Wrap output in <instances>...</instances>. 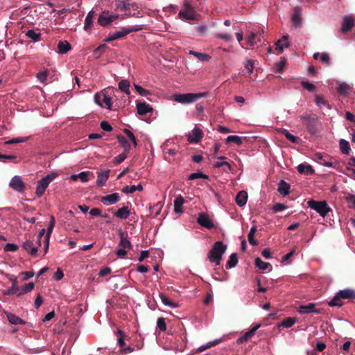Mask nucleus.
<instances>
[{
    "label": "nucleus",
    "instance_id": "16",
    "mask_svg": "<svg viewBox=\"0 0 355 355\" xmlns=\"http://www.w3.org/2000/svg\"><path fill=\"white\" fill-rule=\"evenodd\" d=\"M297 311L301 314L320 312L319 310L315 309V304L314 303H309L306 305H301L299 306Z\"/></svg>",
    "mask_w": 355,
    "mask_h": 355
},
{
    "label": "nucleus",
    "instance_id": "34",
    "mask_svg": "<svg viewBox=\"0 0 355 355\" xmlns=\"http://www.w3.org/2000/svg\"><path fill=\"white\" fill-rule=\"evenodd\" d=\"M95 15L94 10H90L85 19L84 29L88 31L93 24V19Z\"/></svg>",
    "mask_w": 355,
    "mask_h": 355
},
{
    "label": "nucleus",
    "instance_id": "15",
    "mask_svg": "<svg viewBox=\"0 0 355 355\" xmlns=\"http://www.w3.org/2000/svg\"><path fill=\"white\" fill-rule=\"evenodd\" d=\"M119 235L120 237V241L119 245L121 248L125 249H131L132 248V245L130 241L128 239V233L124 232L122 230H119Z\"/></svg>",
    "mask_w": 355,
    "mask_h": 355
},
{
    "label": "nucleus",
    "instance_id": "32",
    "mask_svg": "<svg viewBox=\"0 0 355 355\" xmlns=\"http://www.w3.org/2000/svg\"><path fill=\"white\" fill-rule=\"evenodd\" d=\"M278 192L282 195H287L290 192V185L284 180H281L278 185Z\"/></svg>",
    "mask_w": 355,
    "mask_h": 355
},
{
    "label": "nucleus",
    "instance_id": "57",
    "mask_svg": "<svg viewBox=\"0 0 355 355\" xmlns=\"http://www.w3.org/2000/svg\"><path fill=\"white\" fill-rule=\"evenodd\" d=\"M28 137H18V138H14L10 140H8L6 141V144H15L18 143L25 142L28 141Z\"/></svg>",
    "mask_w": 355,
    "mask_h": 355
},
{
    "label": "nucleus",
    "instance_id": "27",
    "mask_svg": "<svg viewBox=\"0 0 355 355\" xmlns=\"http://www.w3.org/2000/svg\"><path fill=\"white\" fill-rule=\"evenodd\" d=\"M114 6L116 10L121 11L129 10L130 9V4L128 0H116L115 1Z\"/></svg>",
    "mask_w": 355,
    "mask_h": 355
},
{
    "label": "nucleus",
    "instance_id": "10",
    "mask_svg": "<svg viewBox=\"0 0 355 355\" xmlns=\"http://www.w3.org/2000/svg\"><path fill=\"white\" fill-rule=\"evenodd\" d=\"M197 222L201 226L209 230L212 229L215 227L213 221L211 220L209 216L204 212H201L199 214L198 217L197 218Z\"/></svg>",
    "mask_w": 355,
    "mask_h": 355
},
{
    "label": "nucleus",
    "instance_id": "43",
    "mask_svg": "<svg viewBox=\"0 0 355 355\" xmlns=\"http://www.w3.org/2000/svg\"><path fill=\"white\" fill-rule=\"evenodd\" d=\"M159 297L163 304L165 305L170 306L171 308H176L178 304L175 302L171 301L168 297H166L164 294L160 293Z\"/></svg>",
    "mask_w": 355,
    "mask_h": 355
},
{
    "label": "nucleus",
    "instance_id": "46",
    "mask_svg": "<svg viewBox=\"0 0 355 355\" xmlns=\"http://www.w3.org/2000/svg\"><path fill=\"white\" fill-rule=\"evenodd\" d=\"M282 133L286 137V138L291 141L292 143H297L299 140L297 137L291 134L287 130L283 129Z\"/></svg>",
    "mask_w": 355,
    "mask_h": 355
},
{
    "label": "nucleus",
    "instance_id": "7",
    "mask_svg": "<svg viewBox=\"0 0 355 355\" xmlns=\"http://www.w3.org/2000/svg\"><path fill=\"white\" fill-rule=\"evenodd\" d=\"M178 15L182 19L194 21L198 19V15L188 0H184L182 9Z\"/></svg>",
    "mask_w": 355,
    "mask_h": 355
},
{
    "label": "nucleus",
    "instance_id": "31",
    "mask_svg": "<svg viewBox=\"0 0 355 355\" xmlns=\"http://www.w3.org/2000/svg\"><path fill=\"white\" fill-rule=\"evenodd\" d=\"M71 44L67 41H60L58 44L59 53L64 54L71 50Z\"/></svg>",
    "mask_w": 355,
    "mask_h": 355
},
{
    "label": "nucleus",
    "instance_id": "58",
    "mask_svg": "<svg viewBox=\"0 0 355 355\" xmlns=\"http://www.w3.org/2000/svg\"><path fill=\"white\" fill-rule=\"evenodd\" d=\"M117 333L120 336L117 339V343H118L119 345L120 346L121 349H122L125 346V343L124 341V337L125 336L124 333L121 330H119Z\"/></svg>",
    "mask_w": 355,
    "mask_h": 355
},
{
    "label": "nucleus",
    "instance_id": "11",
    "mask_svg": "<svg viewBox=\"0 0 355 355\" xmlns=\"http://www.w3.org/2000/svg\"><path fill=\"white\" fill-rule=\"evenodd\" d=\"M203 135L204 134L202 130L200 128L196 126L188 135L187 140L191 144H197L202 139Z\"/></svg>",
    "mask_w": 355,
    "mask_h": 355
},
{
    "label": "nucleus",
    "instance_id": "35",
    "mask_svg": "<svg viewBox=\"0 0 355 355\" xmlns=\"http://www.w3.org/2000/svg\"><path fill=\"white\" fill-rule=\"evenodd\" d=\"M109 178V171L104 172H100L98 173L96 184L98 186H102L105 184Z\"/></svg>",
    "mask_w": 355,
    "mask_h": 355
},
{
    "label": "nucleus",
    "instance_id": "41",
    "mask_svg": "<svg viewBox=\"0 0 355 355\" xmlns=\"http://www.w3.org/2000/svg\"><path fill=\"white\" fill-rule=\"evenodd\" d=\"M143 187L139 184L138 185H132L130 187L125 186L123 187L122 191L125 193H133L136 191H141Z\"/></svg>",
    "mask_w": 355,
    "mask_h": 355
},
{
    "label": "nucleus",
    "instance_id": "48",
    "mask_svg": "<svg viewBox=\"0 0 355 355\" xmlns=\"http://www.w3.org/2000/svg\"><path fill=\"white\" fill-rule=\"evenodd\" d=\"M315 155L317 159L320 161L321 164L327 167H334V164L330 161H327L321 153H317Z\"/></svg>",
    "mask_w": 355,
    "mask_h": 355
},
{
    "label": "nucleus",
    "instance_id": "17",
    "mask_svg": "<svg viewBox=\"0 0 355 355\" xmlns=\"http://www.w3.org/2000/svg\"><path fill=\"white\" fill-rule=\"evenodd\" d=\"M137 110L139 115H144L153 112V107L145 102L137 103Z\"/></svg>",
    "mask_w": 355,
    "mask_h": 355
},
{
    "label": "nucleus",
    "instance_id": "50",
    "mask_svg": "<svg viewBox=\"0 0 355 355\" xmlns=\"http://www.w3.org/2000/svg\"><path fill=\"white\" fill-rule=\"evenodd\" d=\"M222 341V339H216L212 342H209V343H207V345H202L201 347H200L198 348V351L199 352H202V351H204L205 349H207L211 347H214L218 344H219L220 342Z\"/></svg>",
    "mask_w": 355,
    "mask_h": 355
},
{
    "label": "nucleus",
    "instance_id": "60",
    "mask_svg": "<svg viewBox=\"0 0 355 355\" xmlns=\"http://www.w3.org/2000/svg\"><path fill=\"white\" fill-rule=\"evenodd\" d=\"M295 320L292 318H287L282 322V326L286 328L292 327L295 323Z\"/></svg>",
    "mask_w": 355,
    "mask_h": 355
},
{
    "label": "nucleus",
    "instance_id": "13",
    "mask_svg": "<svg viewBox=\"0 0 355 355\" xmlns=\"http://www.w3.org/2000/svg\"><path fill=\"white\" fill-rule=\"evenodd\" d=\"M354 25L355 22L352 17L345 16L342 22L341 32L345 33L350 31Z\"/></svg>",
    "mask_w": 355,
    "mask_h": 355
},
{
    "label": "nucleus",
    "instance_id": "45",
    "mask_svg": "<svg viewBox=\"0 0 355 355\" xmlns=\"http://www.w3.org/2000/svg\"><path fill=\"white\" fill-rule=\"evenodd\" d=\"M231 142H234L236 145L240 146L242 144V139L241 137L237 135H230L226 139V144H230Z\"/></svg>",
    "mask_w": 355,
    "mask_h": 355
},
{
    "label": "nucleus",
    "instance_id": "51",
    "mask_svg": "<svg viewBox=\"0 0 355 355\" xmlns=\"http://www.w3.org/2000/svg\"><path fill=\"white\" fill-rule=\"evenodd\" d=\"M123 132L127 135V137L132 142L134 147H137V141L136 139L135 136L133 135V133L130 130H128L127 128L123 129Z\"/></svg>",
    "mask_w": 355,
    "mask_h": 355
},
{
    "label": "nucleus",
    "instance_id": "12",
    "mask_svg": "<svg viewBox=\"0 0 355 355\" xmlns=\"http://www.w3.org/2000/svg\"><path fill=\"white\" fill-rule=\"evenodd\" d=\"M9 186L12 189L18 192H23L25 189V184L22 181L21 178L17 175L11 179Z\"/></svg>",
    "mask_w": 355,
    "mask_h": 355
},
{
    "label": "nucleus",
    "instance_id": "44",
    "mask_svg": "<svg viewBox=\"0 0 355 355\" xmlns=\"http://www.w3.org/2000/svg\"><path fill=\"white\" fill-rule=\"evenodd\" d=\"M214 166L215 168L225 167L223 171L225 172L232 171V166H231L230 164L227 162H216L214 164Z\"/></svg>",
    "mask_w": 355,
    "mask_h": 355
},
{
    "label": "nucleus",
    "instance_id": "52",
    "mask_svg": "<svg viewBox=\"0 0 355 355\" xmlns=\"http://www.w3.org/2000/svg\"><path fill=\"white\" fill-rule=\"evenodd\" d=\"M254 335L250 331H248L246 333H245V334L243 336L240 337L237 340L236 343L238 344L245 343V342L248 341Z\"/></svg>",
    "mask_w": 355,
    "mask_h": 355
},
{
    "label": "nucleus",
    "instance_id": "19",
    "mask_svg": "<svg viewBox=\"0 0 355 355\" xmlns=\"http://www.w3.org/2000/svg\"><path fill=\"white\" fill-rule=\"evenodd\" d=\"M109 11H103L98 18V23L102 26H107L111 24Z\"/></svg>",
    "mask_w": 355,
    "mask_h": 355
},
{
    "label": "nucleus",
    "instance_id": "14",
    "mask_svg": "<svg viewBox=\"0 0 355 355\" xmlns=\"http://www.w3.org/2000/svg\"><path fill=\"white\" fill-rule=\"evenodd\" d=\"M120 200V196L118 193H114L101 198V202L105 205H112Z\"/></svg>",
    "mask_w": 355,
    "mask_h": 355
},
{
    "label": "nucleus",
    "instance_id": "54",
    "mask_svg": "<svg viewBox=\"0 0 355 355\" xmlns=\"http://www.w3.org/2000/svg\"><path fill=\"white\" fill-rule=\"evenodd\" d=\"M19 291V287L16 286H11L10 288H8L7 290L3 291V294L4 295H16L18 293V291Z\"/></svg>",
    "mask_w": 355,
    "mask_h": 355
},
{
    "label": "nucleus",
    "instance_id": "8",
    "mask_svg": "<svg viewBox=\"0 0 355 355\" xmlns=\"http://www.w3.org/2000/svg\"><path fill=\"white\" fill-rule=\"evenodd\" d=\"M307 204L310 208L316 211L322 217H324L330 211H331V208L324 200L316 201L314 200H310L308 201Z\"/></svg>",
    "mask_w": 355,
    "mask_h": 355
},
{
    "label": "nucleus",
    "instance_id": "61",
    "mask_svg": "<svg viewBox=\"0 0 355 355\" xmlns=\"http://www.w3.org/2000/svg\"><path fill=\"white\" fill-rule=\"evenodd\" d=\"M157 325L161 331H166V322H165V319L164 318H159L157 319Z\"/></svg>",
    "mask_w": 355,
    "mask_h": 355
},
{
    "label": "nucleus",
    "instance_id": "4",
    "mask_svg": "<svg viewBox=\"0 0 355 355\" xmlns=\"http://www.w3.org/2000/svg\"><path fill=\"white\" fill-rule=\"evenodd\" d=\"M300 119L310 134L315 135L318 132L320 122L315 114L303 115Z\"/></svg>",
    "mask_w": 355,
    "mask_h": 355
},
{
    "label": "nucleus",
    "instance_id": "37",
    "mask_svg": "<svg viewBox=\"0 0 355 355\" xmlns=\"http://www.w3.org/2000/svg\"><path fill=\"white\" fill-rule=\"evenodd\" d=\"M315 102L320 109H322L324 107H327L328 110L331 109V106L329 104V103L326 100H324V98L322 96L317 95L315 96Z\"/></svg>",
    "mask_w": 355,
    "mask_h": 355
},
{
    "label": "nucleus",
    "instance_id": "24",
    "mask_svg": "<svg viewBox=\"0 0 355 355\" xmlns=\"http://www.w3.org/2000/svg\"><path fill=\"white\" fill-rule=\"evenodd\" d=\"M288 35H284L281 40H279L275 43L276 49L279 51V53H282L284 47H288L290 44L288 42Z\"/></svg>",
    "mask_w": 355,
    "mask_h": 355
},
{
    "label": "nucleus",
    "instance_id": "23",
    "mask_svg": "<svg viewBox=\"0 0 355 355\" xmlns=\"http://www.w3.org/2000/svg\"><path fill=\"white\" fill-rule=\"evenodd\" d=\"M184 203V199L181 195H179L178 196L176 197V198L174 200V211L176 214L183 212L182 206Z\"/></svg>",
    "mask_w": 355,
    "mask_h": 355
},
{
    "label": "nucleus",
    "instance_id": "5",
    "mask_svg": "<svg viewBox=\"0 0 355 355\" xmlns=\"http://www.w3.org/2000/svg\"><path fill=\"white\" fill-rule=\"evenodd\" d=\"M58 176V173L56 172H52L43 178L37 181L35 194L38 198H40L44 193L46 188L51 182L55 179Z\"/></svg>",
    "mask_w": 355,
    "mask_h": 355
},
{
    "label": "nucleus",
    "instance_id": "21",
    "mask_svg": "<svg viewBox=\"0 0 355 355\" xmlns=\"http://www.w3.org/2000/svg\"><path fill=\"white\" fill-rule=\"evenodd\" d=\"M130 211L128 207L123 206L119 208L114 213V216L120 219H127L130 216Z\"/></svg>",
    "mask_w": 355,
    "mask_h": 355
},
{
    "label": "nucleus",
    "instance_id": "39",
    "mask_svg": "<svg viewBox=\"0 0 355 355\" xmlns=\"http://www.w3.org/2000/svg\"><path fill=\"white\" fill-rule=\"evenodd\" d=\"M238 263V257L236 253L232 254L226 263V268H232L235 267Z\"/></svg>",
    "mask_w": 355,
    "mask_h": 355
},
{
    "label": "nucleus",
    "instance_id": "47",
    "mask_svg": "<svg viewBox=\"0 0 355 355\" xmlns=\"http://www.w3.org/2000/svg\"><path fill=\"white\" fill-rule=\"evenodd\" d=\"M55 218H54L53 216H51L49 227H48V228L46 230L45 237L50 238L51 234V233L53 232V227L55 226Z\"/></svg>",
    "mask_w": 355,
    "mask_h": 355
},
{
    "label": "nucleus",
    "instance_id": "40",
    "mask_svg": "<svg viewBox=\"0 0 355 355\" xmlns=\"http://www.w3.org/2000/svg\"><path fill=\"white\" fill-rule=\"evenodd\" d=\"M340 148L343 154L348 155L351 150L349 144L347 141L341 139L339 141Z\"/></svg>",
    "mask_w": 355,
    "mask_h": 355
},
{
    "label": "nucleus",
    "instance_id": "56",
    "mask_svg": "<svg viewBox=\"0 0 355 355\" xmlns=\"http://www.w3.org/2000/svg\"><path fill=\"white\" fill-rule=\"evenodd\" d=\"M301 85L304 89L310 92H313L315 89V86L308 81H302Z\"/></svg>",
    "mask_w": 355,
    "mask_h": 355
},
{
    "label": "nucleus",
    "instance_id": "29",
    "mask_svg": "<svg viewBox=\"0 0 355 355\" xmlns=\"http://www.w3.org/2000/svg\"><path fill=\"white\" fill-rule=\"evenodd\" d=\"M6 316L9 322L12 324H24L26 323L24 320L13 313H8Z\"/></svg>",
    "mask_w": 355,
    "mask_h": 355
},
{
    "label": "nucleus",
    "instance_id": "18",
    "mask_svg": "<svg viewBox=\"0 0 355 355\" xmlns=\"http://www.w3.org/2000/svg\"><path fill=\"white\" fill-rule=\"evenodd\" d=\"M302 8L300 7H295L292 15V21L296 26H301L302 24Z\"/></svg>",
    "mask_w": 355,
    "mask_h": 355
},
{
    "label": "nucleus",
    "instance_id": "22",
    "mask_svg": "<svg viewBox=\"0 0 355 355\" xmlns=\"http://www.w3.org/2000/svg\"><path fill=\"white\" fill-rule=\"evenodd\" d=\"M297 171L300 174L312 175L315 171L310 164H301L297 166Z\"/></svg>",
    "mask_w": 355,
    "mask_h": 355
},
{
    "label": "nucleus",
    "instance_id": "3",
    "mask_svg": "<svg viewBox=\"0 0 355 355\" xmlns=\"http://www.w3.org/2000/svg\"><path fill=\"white\" fill-rule=\"evenodd\" d=\"M352 299H355V291L349 288L341 290L329 302V305L330 306H341L343 304L342 300Z\"/></svg>",
    "mask_w": 355,
    "mask_h": 355
},
{
    "label": "nucleus",
    "instance_id": "9",
    "mask_svg": "<svg viewBox=\"0 0 355 355\" xmlns=\"http://www.w3.org/2000/svg\"><path fill=\"white\" fill-rule=\"evenodd\" d=\"M94 100L96 104L101 107H105L111 109L112 100L111 98L103 92L96 93L94 96Z\"/></svg>",
    "mask_w": 355,
    "mask_h": 355
},
{
    "label": "nucleus",
    "instance_id": "1",
    "mask_svg": "<svg viewBox=\"0 0 355 355\" xmlns=\"http://www.w3.org/2000/svg\"><path fill=\"white\" fill-rule=\"evenodd\" d=\"M227 250V245L222 241H216L212 246L211 250L208 253V259L210 262L215 263L216 265H220L223 254Z\"/></svg>",
    "mask_w": 355,
    "mask_h": 355
},
{
    "label": "nucleus",
    "instance_id": "6",
    "mask_svg": "<svg viewBox=\"0 0 355 355\" xmlns=\"http://www.w3.org/2000/svg\"><path fill=\"white\" fill-rule=\"evenodd\" d=\"M142 28L139 25H136L132 27H124L122 28L121 31H118L113 33L109 34V35L104 40V41L105 42H110L115 40L123 38L132 32L139 31Z\"/></svg>",
    "mask_w": 355,
    "mask_h": 355
},
{
    "label": "nucleus",
    "instance_id": "26",
    "mask_svg": "<svg viewBox=\"0 0 355 355\" xmlns=\"http://www.w3.org/2000/svg\"><path fill=\"white\" fill-rule=\"evenodd\" d=\"M23 248L27 252H29L31 255L35 257L37 254L38 248L33 246V243L31 241H26L23 244Z\"/></svg>",
    "mask_w": 355,
    "mask_h": 355
},
{
    "label": "nucleus",
    "instance_id": "49",
    "mask_svg": "<svg viewBox=\"0 0 355 355\" xmlns=\"http://www.w3.org/2000/svg\"><path fill=\"white\" fill-rule=\"evenodd\" d=\"M189 53L198 58L200 61L207 60L210 58L206 53H199L192 50L189 51Z\"/></svg>",
    "mask_w": 355,
    "mask_h": 355
},
{
    "label": "nucleus",
    "instance_id": "53",
    "mask_svg": "<svg viewBox=\"0 0 355 355\" xmlns=\"http://www.w3.org/2000/svg\"><path fill=\"white\" fill-rule=\"evenodd\" d=\"M128 154V153L125 152H123L122 153L119 154L118 156L113 159V163L114 164H119L121 163L126 159Z\"/></svg>",
    "mask_w": 355,
    "mask_h": 355
},
{
    "label": "nucleus",
    "instance_id": "55",
    "mask_svg": "<svg viewBox=\"0 0 355 355\" xmlns=\"http://www.w3.org/2000/svg\"><path fill=\"white\" fill-rule=\"evenodd\" d=\"M198 178L208 179V176L202 172L193 173L189 176V180H193Z\"/></svg>",
    "mask_w": 355,
    "mask_h": 355
},
{
    "label": "nucleus",
    "instance_id": "62",
    "mask_svg": "<svg viewBox=\"0 0 355 355\" xmlns=\"http://www.w3.org/2000/svg\"><path fill=\"white\" fill-rule=\"evenodd\" d=\"M135 88L136 89V91L141 95V96H147L148 94H150V92L144 88H143L142 87L139 86V85H135Z\"/></svg>",
    "mask_w": 355,
    "mask_h": 355
},
{
    "label": "nucleus",
    "instance_id": "2",
    "mask_svg": "<svg viewBox=\"0 0 355 355\" xmlns=\"http://www.w3.org/2000/svg\"><path fill=\"white\" fill-rule=\"evenodd\" d=\"M207 96V92L175 94L173 95V98L178 103L189 104L196 102L200 98L206 97Z\"/></svg>",
    "mask_w": 355,
    "mask_h": 355
},
{
    "label": "nucleus",
    "instance_id": "42",
    "mask_svg": "<svg viewBox=\"0 0 355 355\" xmlns=\"http://www.w3.org/2000/svg\"><path fill=\"white\" fill-rule=\"evenodd\" d=\"M119 88L121 91L125 92L127 94H130V83L127 80H122L119 83Z\"/></svg>",
    "mask_w": 355,
    "mask_h": 355
},
{
    "label": "nucleus",
    "instance_id": "38",
    "mask_svg": "<svg viewBox=\"0 0 355 355\" xmlns=\"http://www.w3.org/2000/svg\"><path fill=\"white\" fill-rule=\"evenodd\" d=\"M254 263L257 268L263 270H267L268 268H270V270L272 269V266L270 263L263 261L259 257H257L255 259Z\"/></svg>",
    "mask_w": 355,
    "mask_h": 355
},
{
    "label": "nucleus",
    "instance_id": "30",
    "mask_svg": "<svg viewBox=\"0 0 355 355\" xmlns=\"http://www.w3.org/2000/svg\"><path fill=\"white\" fill-rule=\"evenodd\" d=\"M35 284L33 282H29L24 286L19 288V291H18V293H17V297H19L25 293H28L31 292L34 288Z\"/></svg>",
    "mask_w": 355,
    "mask_h": 355
},
{
    "label": "nucleus",
    "instance_id": "59",
    "mask_svg": "<svg viewBox=\"0 0 355 355\" xmlns=\"http://www.w3.org/2000/svg\"><path fill=\"white\" fill-rule=\"evenodd\" d=\"M349 90V87L347 84L343 83L339 85L338 87V92L340 94H346Z\"/></svg>",
    "mask_w": 355,
    "mask_h": 355
},
{
    "label": "nucleus",
    "instance_id": "20",
    "mask_svg": "<svg viewBox=\"0 0 355 355\" xmlns=\"http://www.w3.org/2000/svg\"><path fill=\"white\" fill-rule=\"evenodd\" d=\"M247 34L246 42L250 47H253L258 43V42L261 41L257 33L254 32H248Z\"/></svg>",
    "mask_w": 355,
    "mask_h": 355
},
{
    "label": "nucleus",
    "instance_id": "36",
    "mask_svg": "<svg viewBox=\"0 0 355 355\" xmlns=\"http://www.w3.org/2000/svg\"><path fill=\"white\" fill-rule=\"evenodd\" d=\"M116 138L118 142L123 147V152L129 153L131 146L127 139L122 135H118Z\"/></svg>",
    "mask_w": 355,
    "mask_h": 355
},
{
    "label": "nucleus",
    "instance_id": "33",
    "mask_svg": "<svg viewBox=\"0 0 355 355\" xmlns=\"http://www.w3.org/2000/svg\"><path fill=\"white\" fill-rule=\"evenodd\" d=\"M162 207L163 203L162 202H158L153 206H150V212L153 218L157 217L160 214Z\"/></svg>",
    "mask_w": 355,
    "mask_h": 355
},
{
    "label": "nucleus",
    "instance_id": "28",
    "mask_svg": "<svg viewBox=\"0 0 355 355\" xmlns=\"http://www.w3.org/2000/svg\"><path fill=\"white\" fill-rule=\"evenodd\" d=\"M25 35L33 42H40L42 40V34L40 32H36L33 29L28 30Z\"/></svg>",
    "mask_w": 355,
    "mask_h": 355
},
{
    "label": "nucleus",
    "instance_id": "25",
    "mask_svg": "<svg viewBox=\"0 0 355 355\" xmlns=\"http://www.w3.org/2000/svg\"><path fill=\"white\" fill-rule=\"evenodd\" d=\"M248 200V193L245 191H239L236 196V202L239 207L244 206Z\"/></svg>",
    "mask_w": 355,
    "mask_h": 355
},
{
    "label": "nucleus",
    "instance_id": "63",
    "mask_svg": "<svg viewBox=\"0 0 355 355\" xmlns=\"http://www.w3.org/2000/svg\"><path fill=\"white\" fill-rule=\"evenodd\" d=\"M216 37L229 42L232 40V36L227 33H218L216 35Z\"/></svg>",
    "mask_w": 355,
    "mask_h": 355
},
{
    "label": "nucleus",
    "instance_id": "64",
    "mask_svg": "<svg viewBox=\"0 0 355 355\" xmlns=\"http://www.w3.org/2000/svg\"><path fill=\"white\" fill-rule=\"evenodd\" d=\"M89 172L88 171H83L78 174V179L81 180L83 182H87L89 180L88 175Z\"/></svg>",
    "mask_w": 355,
    "mask_h": 355
}]
</instances>
